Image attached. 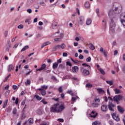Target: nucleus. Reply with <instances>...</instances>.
<instances>
[{
  "label": "nucleus",
  "mask_w": 125,
  "mask_h": 125,
  "mask_svg": "<svg viewBox=\"0 0 125 125\" xmlns=\"http://www.w3.org/2000/svg\"><path fill=\"white\" fill-rule=\"evenodd\" d=\"M121 22L122 24H123V26H125V20H121Z\"/></svg>",
  "instance_id": "nucleus-53"
},
{
  "label": "nucleus",
  "mask_w": 125,
  "mask_h": 125,
  "mask_svg": "<svg viewBox=\"0 0 125 125\" xmlns=\"http://www.w3.org/2000/svg\"><path fill=\"white\" fill-rule=\"evenodd\" d=\"M42 89H47L48 86L42 85L41 86Z\"/></svg>",
  "instance_id": "nucleus-43"
},
{
  "label": "nucleus",
  "mask_w": 125,
  "mask_h": 125,
  "mask_svg": "<svg viewBox=\"0 0 125 125\" xmlns=\"http://www.w3.org/2000/svg\"><path fill=\"white\" fill-rule=\"evenodd\" d=\"M108 107L109 111H111V112H114V108L116 107V105L112 103V102H108Z\"/></svg>",
  "instance_id": "nucleus-4"
},
{
  "label": "nucleus",
  "mask_w": 125,
  "mask_h": 125,
  "mask_svg": "<svg viewBox=\"0 0 125 125\" xmlns=\"http://www.w3.org/2000/svg\"><path fill=\"white\" fill-rule=\"evenodd\" d=\"M84 6H85V8H89V7H90V4H89V2L86 1L84 3Z\"/></svg>",
  "instance_id": "nucleus-25"
},
{
  "label": "nucleus",
  "mask_w": 125,
  "mask_h": 125,
  "mask_svg": "<svg viewBox=\"0 0 125 125\" xmlns=\"http://www.w3.org/2000/svg\"><path fill=\"white\" fill-rule=\"evenodd\" d=\"M34 99H35V100H39L40 101L42 100V97H40L38 95H35L34 96Z\"/></svg>",
  "instance_id": "nucleus-18"
},
{
  "label": "nucleus",
  "mask_w": 125,
  "mask_h": 125,
  "mask_svg": "<svg viewBox=\"0 0 125 125\" xmlns=\"http://www.w3.org/2000/svg\"><path fill=\"white\" fill-rule=\"evenodd\" d=\"M27 12H28V13L31 14L32 13V9H28L27 10Z\"/></svg>",
  "instance_id": "nucleus-60"
},
{
  "label": "nucleus",
  "mask_w": 125,
  "mask_h": 125,
  "mask_svg": "<svg viewBox=\"0 0 125 125\" xmlns=\"http://www.w3.org/2000/svg\"><path fill=\"white\" fill-rule=\"evenodd\" d=\"M59 106V104L57 103L56 104H55L54 105V107H52L51 108V112H54L55 113H57V107Z\"/></svg>",
  "instance_id": "nucleus-8"
},
{
  "label": "nucleus",
  "mask_w": 125,
  "mask_h": 125,
  "mask_svg": "<svg viewBox=\"0 0 125 125\" xmlns=\"http://www.w3.org/2000/svg\"><path fill=\"white\" fill-rule=\"evenodd\" d=\"M98 115V113L96 112L95 111H92L91 113L89 114L90 117L91 118H93V119H95L96 117H97V115Z\"/></svg>",
  "instance_id": "nucleus-10"
},
{
  "label": "nucleus",
  "mask_w": 125,
  "mask_h": 125,
  "mask_svg": "<svg viewBox=\"0 0 125 125\" xmlns=\"http://www.w3.org/2000/svg\"><path fill=\"white\" fill-rule=\"evenodd\" d=\"M17 113V109L16 107H15L13 109V115H16V113Z\"/></svg>",
  "instance_id": "nucleus-36"
},
{
  "label": "nucleus",
  "mask_w": 125,
  "mask_h": 125,
  "mask_svg": "<svg viewBox=\"0 0 125 125\" xmlns=\"http://www.w3.org/2000/svg\"><path fill=\"white\" fill-rule=\"evenodd\" d=\"M108 123H109V125H114V122H113V121H112V120H109Z\"/></svg>",
  "instance_id": "nucleus-61"
},
{
  "label": "nucleus",
  "mask_w": 125,
  "mask_h": 125,
  "mask_svg": "<svg viewBox=\"0 0 125 125\" xmlns=\"http://www.w3.org/2000/svg\"><path fill=\"white\" fill-rule=\"evenodd\" d=\"M25 83L26 85H27V84L30 85V84H31V81H30V80L29 79H27V82H25Z\"/></svg>",
  "instance_id": "nucleus-39"
},
{
  "label": "nucleus",
  "mask_w": 125,
  "mask_h": 125,
  "mask_svg": "<svg viewBox=\"0 0 125 125\" xmlns=\"http://www.w3.org/2000/svg\"><path fill=\"white\" fill-rule=\"evenodd\" d=\"M36 113L38 115H42V110L40 109H38L36 110Z\"/></svg>",
  "instance_id": "nucleus-31"
},
{
  "label": "nucleus",
  "mask_w": 125,
  "mask_h": 125,
  "mask_svg": "<svg viewBox=\"0 0 125 125\" xmlns=\"http://www.w3.org/2000/svg\"><path fill=\"white\" fill-rule=\"evenodd\" d=\"M72 71L73 73H78L79 72V67L75 66L72 68Z\"/></svg>",
  "instance_id": "nucleus-15"
},
{
  "label": "nucleus",
  "mask_w": 125,
  "mask_h": 125,
  "mask_svg": "<svg viewBox=\"0 0 125 125\" xmlns=\"http://www.w3.org/2000/svg\"><path fill=\"white\" fill-rule=\"evenodd\" d=\"M123 61H125V53L123 54Z\"/></svg>",
  "instance_id": "nucleus-64"
},
{
  "label": "nucleus",
  "mask_w": 125,
  "mask_h": 125,
  "mask_svg": "<svg viewBox=\"0 0 125 125\" xmlns=\"http://www.w3.org/2000/svg\"><path fill=\"white\" fill-rule=\"evenodd\" d=\"M12 68H13V65L12 64H9L8 66V72H10L11 70H12Z\"/></svg>",
  "instance_id": "nucleus-26"
},
{
  "label": "nucleus",
  "mask_w": 125,
  "mask_h": 125,
  "mask_svg": "<svg viewBox=\"0 0 125 125\" xmlns=\"http://www.w3.org/2000/svg\"><path fill=\"white\" fill-rule=\"evenodd\" d=\"M123 99H124V96L122 94L115 95L113 97V101L116 102L117 104H120V101L123 100Z\"/></svg>",
  "instance_id": "nucleus-3"
},
{
  "label": "nucleus",
  "mask_w": 125,
  "mask_h": 125,
  "mask_svg": "<svg viewBox=\"0 0 125 125\" xmlns=\"http://www.w3.org/2000/svg\"><path fill=\"white\" fill-rule=\"evenodd\" d=\"M8 79H9V76H7L3 80V82L4 83H5V82H7V80H8Z\"/></svg>",
  "instance_id": "nucleus-62"
},
{
  "label": "nucleus",
  "mask_w": 125,
  "mask_h": 125,
  "mask_svg": "<svg viewBox=\"0 0 125 125\" xmlns=\"http://www.w3.org/2000/svg\"><path fill=\"white\" fill-rule=\"evenodd\" d=\"M40 5H42V6H46V4H45L44 2H41Z\"/></svg>",
  "instance_id": "nucleus-47"
},
{
  "label": "nucleus",
  "mask_w": 125,
  "mask_h": 125,
  "mask_svg": "<svg viewBox=\"0 0 125 125\" xmlns=\"http://www.w3.org/2000/svg\"><path fill=\"white\" fill-rule=\"evenodd\" d=\"M113 119L115 120L116 122H119L120 121V118H119V116L117 115L116 113H113L111 115Z\"/></svg>",
  "instance_id": "nucleus-13"
},
{
  "label": "nucleus",
  "mask_w": 125,
  "mask_h": 125,
  "mask_svg": "<svg viewBox=\"0 0 125 125\" xmlns=\"http://www.w3.org/2000/svg\"><path fill=\"white\" fill-rule=\"evenodd\" d=\"M98 70L100 71L101 74H102V75H103V76L105 75L106 73H105V71H104V70L102 68H98Z\"/></svg>",
  "instance_id": "nucleus-22"
},
{
  "label": "nucleus",
  "mask_w": 125,
  "mask_h": 125,
  "mask_svg": "<svg viewBox=\"0 0 125 125\" xmlns=\"http://www.w3.org/2000/svg\"><path fill=\"white\" fill-rule=\"evenodd\" d=\"M58 67V63L55 62L53 64V69H56Z\"/></svg>",
  "instance_id": "nucleus-32"
},
{
  "label": "nucleus",
  "mask_w": 125,
  "mask_h": 125,
  "mask_svg": "<svg viewBox=\"0 0 125 125\" xmlns=\"http://www.w3.org/2000/svg\"><path fill=\"white\" fill-rule=\"evenodd\" d=\"M114 90L115 91V94H120L121 93V90L119 89H115Z\"/></svg>",
  "instance_id": "nucleus-29"
},
{
  "label": "nucleus",
  "mask_w": 125,
  "mask_h": 125,
  "mask_svg": "<svg viewBox=\"0 0 125 125\" xmlns=\"http://www.w3.org/2000/svg\"><path fill=\"white\" fill-rule=\"evenodd\" d=\"M92 125H100V122L98 121H95L92 123Z\"/></svg>",
  "instance_id": "nucleus-38"
},
{
  "label": "nucleus",
  "mask_w": 125,
  "mask_h": 125,
  "mask_svg": "<svg viewBox=\"0 0 125 125\" xmlns=\"http://www.w3.org/2000/svg\"><path fill=\"white\" fill-rule=\"evenodd\" d=\"M106 83H107L108 84H109V85H113V82L112 81H106Z\"/></svg>",
  "instance_id": "nucleus-42"
},
{
  "label": "nucleus",
  "mask_w": 125,
  "mask_h": 125,
  "mask_svg": "<svg viewBox=\"0 0 125 125\" xmlns=\"http://www.w3.org/2000/svg\"><path fill=\"white\" fill-rule=\"evenodd\" d=\"M92 107H93L94 108H97L99 106V104L96 103H93L91 104Z\"/></svg>",
  "instance_id": "nucleus-21"
},
{
  "label": "nucleus",
  "mask_w": 125,
  "mask_h": 125,
  "mask_svg": "<svg viewBox=\"0 0 125 125\" xmlns=\"http://www.w3.org/2000/svg\"><path fill=\"white\" fill-rule=\"evenodd\" d=\"M38 90H40V91H41V94L43 96L45 95V94H46V92L45 91V90H44L43 89L39 88V89H38Z\"/></svg>",
  "instance_id": "nucleus-16"
},
{
  "label": "nucleus",
  "mask_w": 125,
  "mask_h": 125,
  "mask_svg": "<svg viewBox=\"0 0 125 125\" xmlns=\"http://www.w3.org/2000/svg\"><path fill=\"white\" fill-rule=\"evenodd\" d=\"M89 48L91 49V50H94L95 49V47L92 44V43H90L89 44Z\"/></svg>",
  "instance_id": "nucleus-27"
},
{
  "label": "nucleus",
  "mask_w": 125,
  "mask_h": 125,
  "mask_svg": "<svg viewBox=\"0 0 125 125\" xmlns=\"http://www.w3.org/2000/svg\"><path fill=\"white\" fill-rule=\"evenodd\" d=\"M101 110L102 112H107L108 111V106H107V104H103L101 107Z\"/></svg>",
  "instance_id": "nucleus-6"
},
{
  "label": "nucleus",
  "mask_w": 125,
  "mask_h": 125,
  "mask_svg": "<svg viewBox=\"0 0 125 125\" xmlns=\"http://www.w3.org/2000/svg\"><path fill=\"white\" fill-rule=\"evenodd\" d=\"M68 79H73V80H74V81H76V82H78V81H79L78 80V78H76V77H73L72 78L71 77V75H68Z\"/></svg>",
  "instance_id": "nucleus-35"
},
{
  "label": "nucleus",
  "mask_w": 125,
  "mask_h": 125,
  "mask_svg": "<svg viewBox=\"0 0 125 125\" xmlns=\"http://www.w3.org/2000/svg\"><path fill=\"white\" fill-rule=\"evenodd\" d=\"M94 102H96V103H99L100 102V99L99 98H95L93 100Z\"/></svg>",
  "instance_id": "nucleus-33"
},
{
  "label": "nucleus",
  "mask_w": 125,
  "mask_h": 125,
  "mask_svg": "<svg viewBox=\"0 0 125 125\" xmlns=\"http://www.w3.org/2000/svg\"><path fill=\"white\" fill-rule=\"evenodd\" d=\"M45 68H46V65L43 63L42 64L41 68L36 69V71L37 72L38 71H42V70H45Z\"/></svg>",
  "instance_id": "nucleus-14"
},
{
  "label": "nucleus",
  "mask_w": 125,
  "mask_h": 125,
  "mask_svg": "<svg viewBox=\"0 0 125 125\" xmlns=\"http://www.w3.org/2000/svg\"><path fill=\"white\" fill-rule=\"evenodd\" d=\"M65 46H66V45H65V44H62L61 45H60V47L62 49H64Z\"/></svg>",
  "instance_id": "nucleus-46"
},
{
  "label": "nucleus",
  "mask_w": 125,
  "mask_h": 125,
  "mask_svg": "<svg viewBox=\"0 0 125 125\" xmlns=\"http://www.w3.org/2000/svg\"><path fill=\"white\" fill-rule=\"evenodd\" d=\"M71 61H72V62H73L74 63H75L76 64H79V62H81V61H79L78 60H74L73 59H71Z\"/></svg>",
  "instance_id": "nucleus-37"
},
{
  "label": "nucleus",
  "mask_w": 125,
  "mask_h": 125,
  "mask_svg": "<svg viewBox=\"0 0 125 125\" xmlns=\"http://www.w3.org/2000/svg\"><path fill=\"white\" fill-rule=\"evenodd\" d=\"M34 1L35 0H28L27 2V5H28V6H30V5L33 3Z\"/></svg>",
  "instance_id": "nucleus-20"
},
{
  "label": "nucleus",
  "mask_w": 125,
  "mask_h": 125,
  "mask_svg": "<svg viewBox=\"0 0 125 125\" xmlns=\"http://www.w3.org/2000/svg\"><path fill=\"white\" fill-rule=\"evenodd\" d=\"M65 109V107L64 106V105L61 104L60 106L57 107V113H61L63 110Z\"/></svg>",
  "instance_id": "nucleus-9"
},
{
  "label": "nucleus",
  "mask_w": 125,
  "mask_h": 125,
  "mask_svg": "<svg viewBox=\"0 0 125 125\" xmlns=\"http://www.w3.org/2000/svg\"><path fill=\"white\" fill-rule=\"evenodd\" d=\"M97 90L100 94H104L105 93V91L102 88H98Z\"/></svg>",
  "instance_id": "nucleus-17"
},
{
  "label": "nucleus",
  "mask_w": 125,
  "mask_h": 125,
  "mask_svg": "<svg viewBox=\"0 0 125 125\" xmlns=\"http://www.w3.org/2000/svg\"><path fill=\"white\" fill-rule=\"evenodd\" d=\"M50 43H51V42L49 41L46 42H45L44 43H43L45 46H46V45H48V44H50Z\"/></svg>",
  "instance_id": "nucleus-44"
},
{
  "label": "nucleus",
  "mask_w": 125,
  "mask_h": 125,
  "mask_svg": "<svg viewBox=\"0 0 125 125\" xmlns=\"http://www.w3.org/2000/svg\"><path fill=\"white\" fill-rule=\"evenodd\" d=\"M37 29H38V30H39L40 31H42V29H43V28L42 27V26H38Z\"/></svg>",
  "instance_id": "nucleus-57"
},
{
  "label": "nucleus",
  "mask_w": 125,
  "mask_h": 125,
  "mask_svg": "<svg viewBox=\"0 0 125 125\" xmlns=\"http://www.w3.org/2000/svg\"><path fill=\"white\" fill-rule=\"evenodd\" d=\"M41 102H42V103H43V104L44 105H45V104H47V102L44 101V100H42Z\"/></svg>",
  "instance_id": "nucleus-52"
},
{
  "label": "nucleus",
  "mask_w": 125,
  "mask_h": 125,
  "mask_svg": "<svg viewBox=\"0 0 125 125\" xmlns=\"http://www.w3.org/2000/svg\"><path fill=\"white\" fill-rule=\"evenodd\" d=\"M67 92L69 94H70V95H72V96H76V94L73 93V91H72V90H68L67 91Z\"/></svg>",
  "instance_id": "nucleus-28"
},
{
  "label": "nucleus",
  "mask_w": 125,
  "mask_h": 125,
  "mask_svg": "<svg viewBox=\"0 0 125 125\" xmlns=\"http://www.w3.org/2000/svg\"><path fill=\"white\" fill-rule=\"evenodd\" d=\"M24 28V26H23V24H20L18 26V29H23Z\"/></svg>",
  "instance_id": "nucleus-49"
},
{
  "label": "nucleus",
  "mask_w": 125,
  "mask_h": 125,
  "mask_svg": "<svg viewBox=\"0 0 125 125\" xmlns=\"http://www.w3.org/2000/svg\"><path fill=\"white\" fill-rule=\"evenodd\" d=\"M114 5L115 7L114 8L113 7V12L117 14L120 13L121 11V9H122V5L118 3H114Z\"/></svg>",
  "instance_id": "nucleus-2"
},
{
  "label": "nucleus",
  "mask_w": 125,
  "mask_h": 125,
  "mask_svg": "<svg viewBox=\"0 0 125 125\" xmlns=\"http://www.w3.org/2000/svg\"><path fill=\"white\" fill-rule=\"evenodd\" d=\"M91 22H92V21H91V19L89 18L86 20V24L87 25H90V24H91Z\"/></svg>",
  "instance_id": "nucleus-23"
},
{
  "label": "nucleus",
  "mask_w": 125,
  "mask_h": 125,
  "mask_svg": "<svg viewBox=\"0 0 125 125\" xmlns=\"http://www.w3.org/2000/svg\"><path fill=\"white\" fill-rule=\"evenodd\" d=\"M83 23H84V17L81 16L79 17V21H78L79 25L83 26Z\"/></svg>",
  "instance_id": "nucleus-7"
},
{
  "label": "nucleus",
  "mask_w": 125,
  "mask_h": 125,
  "mask_svg": "<svg viewBox=\"0 0 125 125\" xmlns=\"http://www.w3.org/2000/svg\"><path fill=\"white\" fill-rule=\"evenodd\" d=\"M40 125H47V123L45 122H43L42 124H40Z\"/></svg>",
  "instance_id": "nucleus-63"
},
{
  "label": "nucleus",
  "mask_w": 125,
  "mask_h": 125,
  "mask_svg": "<svg viewBox=\"0 0 125 125\" xmlns=\"http://www.w3.org/2000/svg\"><path fill=\"white\" fill-rule=\"evenodd\" d=\"M58 122H60V123H64V119L62 118H60L57 120Z\"/></svg>",
  "instance_id": "nucleus-45"
},
{
  "label": "nucleus",
  "mask_w": 125,
  "mask_h": 125,
  "mask_svg": "<svg viewBox=\"0 0 125 125\" xmlns=\"http://www.w3.org/2000/svg\"><path fill=\"white\" fill-rule=\"evenodd\" d=\"M57 27H58L57 22H53L52 24V29H57Z\"/></svg>",
  "instance_id": "nucleus-19"
},
{
  "label": "nucleus",
  "mask_w": 125,
  "mask_h": 125,
  "mask_svg": "<svg viewBox=\"0 0 125 125\" xmlns=\"http://www.w3.org/2000/svg\"><path fill=\"white\" fill-rule=\"evenodd\" d=\"M66 66H69L70 67H72V63L70 62H66Z\"/></svg>",
  "instance_id": "nucleus-51"
},
{
  "label": "nucleus",
  "mask_w": 125,
  "mask_h": 125,
  "mask_svg": "<svg viewBox=\"0 0 125 125\" xmlns=\"http://www.w3.org/2000/svg\"><path fill=\"white\" fill-rule=\"evenodd\" d=\"M117 109L120 114H124V113H125V108H124V107L118 105L117 106Z\"/></svg>",
  "instance_id": "nucleus-12"
},
{
  "label": "nucleus",
  "mask_w": 125,
  "mask_h": 125,
  "mask_svg": "<svg viewBox=\"0 0 125 125\" xmlns=\"http://www.w3.org/2000/svg\"><path fill=\"white\" fill-rule=\"evenodd\" d=\"M106 20L107 19L106 18H104L102 21V26L104 27V30L106 29V26L107 25Z\"/></svg>",
  "instance_id": "nucleus-11"
},
{
  "label": "nucleus",
  "mask_w": 125,
  "mask_h": 125,
  "mask_svg": "<svg viewBox=\"0 0 125 125\" xmlns=\"http://www.w3.org/2000/svg\"><path fill=\"white\" fill-rule=\"evenodd\" d=\"M62 40V38H55L54 39L55 42H60Z\"/></svg>",
  "instance_id": "nucleus-48"
},
{
  "label": "nucleus",
  "mask_w": 125,
  "mask_h": 125,
  "mask_svg": "<svg viewBox=\"0 0 125 125\" xmlns=\"http://www.w3.org/2000/svg\"><path fill=\"white\" fill-rule=\"evenodd\" d=\"M19 102V99L18 98H17L15 101V104L16 105H17Z\"/></svg>",
  "instance_id": "nucleus-55"
},
{
  "label": "nucleus",
  "mask_w": 125,
  "mask_h": 125,
  "mask_svg": "<svg viewBox=\"0 0 125 125\" xmlns=\"http://www.w3.org/2000/svg\"><path fill=\"white\" fill-rule=\"evenodd\" d=\"M108 16L110 19L111 22L109 26V32L111 34H114L116 31V22L115 21L117 16L113 13V11L110 10L108 13Z\"/></svg>",
  "instance_id": "nucleus-1"
},
{
  "label": "nucleus",
  "mask_w": 125,
  "mask_h": 125,
  "mask_svg": "<svg viewBox=\"0 0 125 125\" xmlns=\"http://www.w3.org/2000/svg\"><path fill=\"white\" fill-rule=\"evenodd\" d=\"M51 79H52V80L53 81H57V79H56V78L54 76H52Z\"/></svg>",
  "instance_id": "nucleus-59"
},
{
  "label": "nucleus",
  "mask_w": 125,
  "mask_h": 125,
  "mask_svg": "<svg viewBox=\"0 0 125 125\" xmlns=\"http://www.w3.org/2000/svg\"><path fill=\"white\" fill-rule=\"evenodd\" d=\"M58 48H60V45L55 46L53 48V51H55V50H56V49H58Z\"/></svg>",
  "instance_id": "nucleus-30"
},
{
  "label": "nucleus",
  "mask_w": 125,
  "mask_h": 125,
  "mask_svg": "<svg viewBox=\"0 0 125 125\" xmlns=\"http://www.w3.org/2000/svg\"><path fill=\"white\" fill-rule=\"evenodd\" d=\"M29 48V46L26 45L21 50V52H23V51H25L26 49H28Z\"/></svg>",
  "instance_id": "nucleus-34"
},
{
  "label": "nucleus",
  "mask_w": 125,
  "mask_h": 125,
  "mask_svg": "<svg viewBox=\"0 0 125 125\" xmlns=\"http://www.w3.org/2000/svg\"><path fill=\"white\" fill-rule=\"evenodd\" d=\"M81 71H82V74L83 76H88L89 75V71L87 69H84L83 67L80 68Z\"/></svg>",
  "instance_id": "nucleus-5"
},
{
  "label": "nucleus",
  "mask_w": 125,
  "mask_h": 125,
  "mask_svg": "<svg viewBox=\"0 0 125 125\" xmlns=\"http://www.w3.org/2000/svg\"><path fill=\"white\" fill-rule=\"evenodd\" d=\"M28 122L29 125H33L34 123V120L32 118H29L28 120Z\"/></svg>",
  "instance_id": "nucleus-24"
},
{
  "label": "nucleus",
  "mask_w": 125,
  "mask_h": 125,
  "mask_svg": "<svg viewBox=\"0 0 125 125\" xmlns=\"http://www.w3.org/2000/svg\"><path fill=\"white\" fill-rule=\"evenodd\" d=\"M86 61L87 62H90V61H91V58L90 57H88L86 59Z\"/></svg>",
  "instance_id": "nucleus-50"
},
{
  "label": "nucleus",
  "mask_w": 125,
  "mask_h": 125,
  "mask_svg": "<svg viewBox=\"0 0 125 125\" xmlns=\"http://www.w3.org/2000/svg\"><path fill=\"white\" fill-rule=\"evenodd\" d=\"M79 59L83 60V56L82 54H80L79 56Z\"/></svg>",
  "instance_id": "nucleus-58"
},
{
  "label": "nucleus",
  "mask_w": 125,
  "mask_h": 125,
  "mask_svg": "<svg viewBox=\"0 0 125 125\" xmlns=\"http://www.w3.org/2000/svg\"><path fill=\"white\" fill-rule=\"evenodd\" d=\"M62 56L63 57H67V56H68V54L66 52L63 53Z\"/></svg>",
  "instance_id": "nucleus-56"
},
{
  "label": "nucleus",
  "mask_w": 125,
  "mask_h": 125,
  "mask_svg": "<svg viewBox=\"0 0 125 125\" xmlns=\"http://www.w3.org/2000/svg\"><path fill=\"white\" fill-rule=\"evenodd\" d=\"M82 66H83V67H89V68L90 69L91 67L89 66V65L85 63H83L82 64Z\"/></svg>",
  "instance_id": "nucleus-41"
},
{
  "label": "nucleus",
  "mask_w": 125,
  "mask_h": 125,
  "mask_svg": "<svg viewBox=\"0 0 125 125\" xmlns=\"http://www.w3.org/2000/svg\"><path fill=\"white\" fill-rule=\"evenodd\" d=\"M58 90L59 91V92H62L63 91V89L62 88V86H60L59 89Z\"/></svg>",
  "instance_id": "nucleus-54"
},
{
  "label": "nucleus",
  "mask_w": 125,
  "mask_h": 125,
  "mask_svg": "<svg viewBox=\"0 0 125 125\" xmlns=\"http://www.w3.org/2000/svg\"><path fill=\"white\" fill-rule=\"evenodd\" d=\"M86 87H88V88H90L91 87H92V84L90 83H87L85 85Z\"/></svg>",
  "instance_id": "nucleus-40"
}]
</instances>
